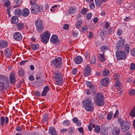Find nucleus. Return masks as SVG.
<instances>
[{"label":"nucleus","mask_w":135,"mask_h":135,"mask_svg":"<svg viewBox=\"0 0 135 135\" xmlns=\"http://www.w3.org/2000/svg\"><path fill=\"white\" fill-rule=\"evenodd\" d=\"M108 32L110 34H111L113 33L114 31V29L113 28H112L110 27H109L108 30Z\"/></svg>","instance_id":"nucleus-51"},{"label":"nucleus","mask_w":135,"mask_h":135,"mask_svg":"<svg viewBox=\"0 0 135 135\" xmlns=\"http://www.w3.org/2000/svg\"><path fill=\"white\" fill-rule=\"evenodd\" d=\"M82 21H81L80 20L78 21L75 24V27L76 28H79L80 27L82 24Z\"/></svg>","instance_id":"nucleus-33"},{"label":"nucleus","mask_w":135,"mask_h":135,"mask_svg":"<svg viewBox=\"0 0 135 135\" xmlns=\"http://www.w3.org/2000/svg\"><path fill=\"white\" fill-rule=\"evenodd\" d=\"M70 124V122L68 120H66L62 122V124L64 126H68Z\"/></svg>","instance_id":"nucleus-35"},{"label":"nucleus","mask_w":135,"mask_h":135,"mask_svg":"<svg viewBox=\"0 0 135 135\" xmlns=\"http://www.w3.org/2000/svg\"><path fill=\"white\" fill-rule=\"evenodd\" d=\"M8 81V79L4 75H0V90L6 88Z\"/></svg>","instance_id":"nucleus-2"},{"label":"nucleus","mask_w":135,"mask_h":135,"mask_svg":"<svg viewBox=\"0 0 135 135\" xmlns=\"http://www.w3.org/2000/svg\"><path fill=\"white\" fill-rule=\"evenodd\" d=\"M91 16L92 15L90 13L87 14L86 15V18L88 20L90 19L91 18Z\"/></svg>","instance_id":"nucleus-50"},{"label":"nucleus","mask_w":135,"mask_h":135,"mask_svg":"<svg viewBox=\"0 0 135 135\" xmlns=\"http://www.w3.org/2000/svg\"><path fill=\"white\" fill-rule=\"evenodd\" d=\"M25 71L22 70L20 69L18 71V74L20 76H23L25 74Z\"/></svg>","instance_id":"nucleus-39"},{"label":"nucleus","mask_w":135,"mask_h":135,"mask_svg":"<svg viewBox=\"0 0 135 135\" xmlns=\"http://www.w3.org/2000/svg\"><path fill=\"white\" fill-rule=\"evenodd\" d=\"M135 93V91L134 89H131L129 91V95L131 96L134 95Z\"/></svg>","instance_id":"nucleus-44"},{"label":"nucleus","mask_w":135,"mask_h":135,"mask_svg":"<svg viewBox=\"0 0 135 135\" xmlns=\"http://www.w3.org/2000/svg\"><path fill=\"white\" fill-rule=\"evenodd\" d=\"M89 6L90 8L93 9L95 8V6L94 3H91L89 5Z\"/></svg>","instance_id":"nucleus-57"},{"label":"nucleus","mask_w":135,"mask_h":135,"mask_svg":"<svg viewBox=\"0 0 135 135\" xmlns=\"http://www.w3.org/2000/svg\"><path fill=\"white\" fill-rule=\"evenodd\" d=\"M85 92L86 94L88 95H90L91 94V92L90 90L89 89L86 90Z\"/></svg>","instance_id":"nucleus-60"},{"label":"nucleus","mask_w":135,"mask_h":135,"mask_svg":"<svg viewBox=\"0 0 135 135\" xmlns=\"http://www.w3.org/2000/svg\"><path fill=\"white\" fill-rule=\"evenodd\" d=\"M78 33L76 31H73L72 32L73 36L74 37H76L78 35Z\"/></svg>","instance_id":"nucleus-52"},{"label":"nucleus","mask_w":135,"mask_h":135,"mask_svg":"<svg viewBox=\"0 0 135 135\" xmlns=\"http://www.w3.org/2000/svg\"><path fill=\"white\" fill-rule=\"evenodd\" d=\"M130 69L131 70H135V64L132 63L131 64V66L130 67Z\"/></svg>","instance_id":"nucleus-48"},{"label":"nucleus","mask_w":135,"mask_h":135,"mask_svg":"<svg viewBox=\"0 0 135 135\" xmlns=\"http://www.w3.org/2000/svg\"><path fill=\"white\" fill-rule=\"evenodd\" d=\"M51 62L53 66L56 68H58L62 64V59L61 57H58L52 60Z\"/></svg>","instance_id":"nucleus-9"},{"label":"nucleus","mask_w":135,"mask_h":135,"mask_svg":"<svg viewBox=\"0 0 135 135\" xmlns=\"http://www.w3.org/2000/svg\"><path fill=\"white\" fill-rule=\"evenodd\" d=\"M35 24L36 27V30L38 32L40 33L43 31L44 27L41 20H37L35 21Z\"/></svg>","instance_id":"nucleus-5"},{"label":"nucleus","mask_w":135,"mask_h":135,"mask_svg":"<svg viewBox=\"0 0 135 135\" xmlns=\"http://www.w3.org/2000/svg\"><path fill=\"white\" fill-rule=\"evenodd\" d=\"M104 96L102 93L98 92L97 94V97L95 100L96 104L98 106L103 105L104 103L103 101Z\"/></svg>","instance_id":"nucleus-4"},{"label":"nucleus","mask_w":135,"mask_h":135,"mask_svg":"<svg viewBox=\"0 0 135 135\" xmlns=\"http://www.w3.org/2000/svg\"><path fill=\"white\" fill-rule=\"evenodd\" d=\"M74 128L71 127L68 129V133H69L71 134L73 133L74 132Z\"/></svg>","instance_id":"nucleus-40"},{"label":"nucleus","mask_w":135,"mask_h":135,"mask_svg":"<svg viewBox=\"0 0 135 135\" xmlns=\"http://www.w3.org/2000/svg\"><path fill=\"white\" fill-rule=\"evenodd\" d=\"M62 79H58V80H56V82L57 84L59 85H61L62 84Z\"/></svg>","instance_id":"nucleus-53"},{"label":"nucleus","mask_w":135,"mask_h":135,"mask_svg":"<svg viewBox=\"0 0 135 135\" xmlns=\"http://www.w3.org/2000/svg\"><path fill=\"white\" fill-rule=\"evenodd\" d=\"M1 46V47L5 48L8 46V43L5 41H0Z\"/></svg>","instance_id":"nucleus-25"},{"label":"nucleus","mask_w":135,"mask_h":135,"mask_svg":"<svg viewBox=\"0 0 135 135\" xmlns=\"http://www.w3.org/2000/svg\"><path fill=\"white\" fill-rule=\"evenodd\" d=\"M36 79L37 80L40 79L41 80L42 79V77L41 76V75L40 74H38L36 75Z\"/></svg>","instance_id":"nucleus-58"},{"label":"nucleus","mask_w":135,"mask_h":135,"mask_svg":"<svg viewBox=\"0 0 135 135\" xmlns=\"http://www.w3.org/2000/svg\"><path fill=\"white\" fill-rule=\"evenodd\" d=\"M22 11L20 9H16L14 12L15 14L16 15H18L21 14Z\"/></svg>","instance_id":"nucleus-37"},{"label":"nucleus","mask_w":135,"mask_h":135,"mask_svg":"<svg viewBox=\"0 0 135 135\" xmlns=\"http://www.w3.org/2000/svg\"><path fill=\"white\" fill-rule=\"evenodd\" d=\"M12 52L11 49L9 48H7L5 50L4 55L7 57H10L12 55Z\"/></svg>","instance_id":"nucleus-16"},{"label":"nucleus","mask_w":135,"mask_h":135,"mask_svg":"<svg viewBox=\"0 0 135 135\" xmlns=\"http://www.w3.org/2000/svg\"><path fill=\"white\" fill-rule=\"evenodd\" d=\"M83 107L87 111H92L94 109L92 102L89 98H86L82 102Z\"/></svg>","instance_id":"nucleus-1"},{"label":"nucleus","mask_w":135,"mask_h":135,"mask_svg":"<svg viewBox=\"0 0 135 135\" xmlns=\"http://www.w3.org/2000/svg\"><path fill=\"white\" fill-rule=\"evenodd\" d=\"M15 74L13 73H11L10 75V80L11 83L14 84L16 81L14 77Z\"/></svg>","instance_id":"nucleus-22"},{"label":"nucleus","mask_w":135,"mask_h":135,"mask_svg":"<svg viewBox=\"0 0 135 135\" xmlns=\"http://www.w3.org/2000/svg\"><path fill=\"white\" fill-rule=\"evenodd\" d=\"M114 85L116 87H119L120 86V81L119 80H117Z\"/></svg>","instance_id":"nucleus-45"},{"label":"nucleus","mask_w":135,"mask_h":135,"mask_svg":"<svg viewBox=\"0 0 135 135\" xmlns=\"http://www.w3.org/2000/svg\"><path fill=\"white\" fill-rule=\"evenodd\" d=\"M118 114H119V112L118 110H117L115 112V113L114 115L113 116V117L114 118H117L118 117Z\"/></svg>","instance_id":"nucleus-55"},{"label":"nucleus","mask_w":135,"mask_h":135,"mask_svg":"<svg viewBox=\"0 0 135 135\" xmlns=\"http://www.w3.org/2000/svg\"><path fill=\"white\" fill-rule=\"evenodd\" d=\"M31 9L32 13L35 14H36L38 12H41L43 11L42 6L37 4L32 5Z\"/></svg>","instance_id":"nucleus-6"},{"label":"nucleus","mask_w":135,"mask_h":135,"mask_svg":"<svg viewBox=\"0 0 135 135\" xmlns=\"http://www.w3.org/2000/svg\"><path fill=\"white\" fill-rule=\"evenodd\" d=\"M122 33V31L120 29H118L117 31V34L119 35H121Z\"/></svg>","instance_id":"nucleus-56"},{"label":"nucleus","mask_w":135,"mask_h":135,"mask_svg":"<svg viewBox=\"0 0 135 135\" xmlns=\"http://www.w3.org/2000/svg\"><path fill=\"white\" fill-rule=\"evenodd\" d=\"M125 40L124 39H122L119 40L117 43L116 47L118 49H122L123 47L124 44L125 43Z\"/></svg>","instance_id":"nucleus-13"},{"label":"nucleus","mask_w":135,"mask_h":135,"mask_svg":"<svg viewBox=\"0 0 135 135\" xmlns=\"http://www.w3.org/2000/svg\"><path fill=\"white\" fill-rule=\"evenodd\" d=\"M87 85L90 88V89L91 90V91L94 93L95 91L96 87L90 81H87Z\"/></svg>","instance_id":"nucleus-11"},{"label":"nucleus","mask_w":135,"mask_h":135,"mask_svg":"<svg viewBox=\"0 0 135 135\" xmlns=\"http://www.w3.org/2000/svg\"><path fill=\"white\" fill-rule=\"evenodd\" d=\"M39 44H32L31 45V47L33 50H36L38 49L39 48Z\"/></svg>","instance_id":"nucleus-27"},{"label":"nucleus","mask_w":135,"mask_h":135,"mask_svg":"<svg viewBox=\"0 0 135 135\" xmlns=\"http://www.w3.org/2000/svg\"><path fill=\"white\" fill-rule=\"evenodd\" d=\"M115 54L117 59L118 60H124L126 58L127 55L125 52L117 51Z\"/></svg>","instance_id":"nucleus-8"},{"label":"nucleus","mask_w":135,"mask_h":135,"mask_svg":"<svg viewBox=\"0 0 135 135\" xmlns=\"http://www.w3.org/2000/svg\"><path fill=\"white\" fill-rule=\"evenodd\" d=\"M124 50L126 51L127 54L129 53L130 50V47L129 45L128 44H126L124 47Z\"/></svg>","instance_id":"nucleus-32"},{"label":"nucleus","mask_w":135,"mask_h":135,"mask_svg":"<svg viewBox=\"0 0 135 135\" xmlns=\"http://www.w3.org/2000/svg\"><path fill=\"white\" fill-rule=\"evenodd\" d=\"M88 10L87 8H84L82 9L81 12V13L85 15L87 12H88Z\"/></svg>","instance_id":"nucleus-46"},{"label":"nucleus","mask_w":135,"mask_h":135,"mask_svg":"<svg viewBox=\"0 0 135 135\" xmlns=\"http://www.w3.org/2000/svg\"><path fill=\"white\" fill-rule=\"evenodd\" d=\"M77 69L74 68L73 69L72 71V74L73 75H75L76 74L77 71Z\"/></svg>","instance_id":"nucleus-63"},{"label":"nucleus","mask_w":135,"mask_h":135,"mask_svg":"<svg viewBox=\"0 0 135 135\" xmlns=\"http://www.w3.org/2000/svg\"><path fill=\"white\" fill-rule=\"evenodd\" d=\"M108 49V47L106 46H103L100 49L101 51L102 52V53H104Z\"/></svg>","instance_id":"nucleus-31"},{"label":"nucleus","mask_w":135,"mask_h":135,"mask_svg":"<svg viewBox=\"0 0 135 135\" xmlns=\"http://www.w3.org/2000/svg\"><path fill=\"white\" fill-rule=\"evenodd\" d=\"M58 41V37L57 35H53L51 37L50 39V41L53 43H56Z\"/></svg>","instance_id":"nucleus-17"},{"label":"nucleus","mask_w":135,"mask_h":135,"mask_svg":"<svg viewBox=\"0 0 135 135\" xmlns=\"http://www.w3.org/2000/svg\"><path fill=\"white\" fill-rule=\"evenodd\" d=\"M10 5V2L9 1H7L4 3V5L6 7H8Z\"/></svg>","instance_id":"nucleus-54"},{"label":"nucleus","mask_w":135,"mask_h":135,"mask_svg":"<svg viewBox=\"0 0 135 135\" xmlns=\"http://www.w3.org/2000/svg\"><path fill=\"white\" fill-rule=\"evenodd\" d=\"M29 11L27 8L23 9L21 12V14L24 17L27 16L29 14Z\"/></svg>","instance_id":"nucleus-21"},{"label":"nucleus","mask_w":135,"mask_h":135,"mask_svg":"<svg viewBox=\"0 0 135 135\" xmlns=\"http://www.w3.org/2000/svg\"><path fill=\"white\" fill-rule=\"evenodd\" d=\"M29 80L31 81H33L34 80V78L32 75L28 77Z\"/></svg>","instance_id":"nucleus-64"},{"label":"nucleus","mask_w":135,"mask_h":135,"mask_svg":"<svg viewBox=\"0 0 135 135\" xmlns=\"http://www.w3.org/2000/svg\"><path fill=\"white\" fill-rule=\"evenodd\" d=\"M50 35V33L48 31H46L40 35L41 41L45 44L47 43L49 40Z\"/></svg>","instance_id":"nucleus-3"},{"label":"nucleus","mask_w":135,"mask_h":135,"mask_svg":"<svg viewBox=\"0 0 135 135\" xmlns=\"http://www.w3.org/2000/svg\"><path fill=\"white\" fill-rule=\"evenodd\" d=\"M102 2L101 0H95V4L97 7H100L102 4Z\"/></svg>","instance_id":"nucleus-28"},{"label":"nucleus","mask_w":135,"mask_h":135,"mask_svg":"<svg viewBox=\"0 0 135 135\" xmlns=\"http://www.w3.org/2000/svg\"><path fill=\"white\" fill-rule=\"evenodd\" d=\"M131 52L133 56H135V48L133 50H131Z\"/></svg>","instance_id":"nucleus-62"},{"label":"nucleus","mask_w":135,"mask_h":135,"mask_svg":"<svg viewBox=\"0 0 135 135\" xmlns=\"http://www.w3.org/2000/svg\"><path fill=\"white\" fill-rule=\"evenodd\" d=\"M103 74L104 76H107L109 74V71L107 69H105L103 71Z\"/></svg>","instance_id":"nucleus-34"},{"label":"nucleus","mask_w":135,"mask_h":135,"mask_svg":"<svg viewBox=\"0 0 135 135\" xmlns=\"http://www.w3.org/2000/svg\"><path fill=\"white\" fill-rule=\"evenodd\" d=\"M111 128L112 133L115 135H119L120 132V130L119 128L117 127H113V125L110 126Z\"/></svg>","instance_id":"nucleus-10"},{"label":"nucleus","mask_w":135,"mask_h":135,"mask_svg":"<svg viewBox=\"0 0 135 135\" xmlns=\"http://www.w3.org/2000/svg\"><path fill=\"white\" fill-rule=\"evenodd\" d=\"M130 115L132 117H134L135 116V106L131 111Z\"/></svg>","instance_id":"nucleus-42"},{"label":"nucleus","mask_w":135,"mask_h":135,"mask_svg":"<svg viewBox=\"0 0 135 135\" xmlns=\"http://www.w3.org/2000/svg\"><path fill=\"white\" fill-rule=\"evenodd\" d=\"M95 128L94 129V131L96 133H99L100 131V127L98 125L95 126Z\"/></svg>","instance_id":"nucleus-38"},{"label":"nucleus","mask_w":135,"mask_h":135,"mask_svg":"<svg viewBox=\"0 0 135 135\" xmlns=\"http://www.w3.org/2000/svg\"><path fill=\"white\" fill-rule=\"evenodd\" d=\"M54 78L55 80H58V79H62V77L61 76V74L60 72H56L55 73Z\"/></svg>","instance_id":"nucleus-19"},{"label":"nucleus","mask_w":135,"mask_h":135,"mask_svg":"<svg viewBox=\"0 0 135 135\" xmlns=\"http://www.w3.org/2000/svg\"><path fill=\"white\" fill-rule=\"evenodd\" d=\"M16 26V28L17 29L20 30L23 29L24 28V25L22 23H19L17 24Z\"/></svg>","instance_id":"nucleus-26"},{"label":"nucleus","mask_w":135,"mask_h":135,"mask_svg":"<svg viewBox=\"0 0 135 135\" xmlns=\"http://www.w3.org/2000/svg\"><path fill=\"white\" fill-rule=\"evenodd\" d=\"M49 132L52 135H57L55 128L52 127H50L49 129Z\"/></svg>","instance_id":"nucleus-23"},{"label":"nucleus","mask_w":135,"mask_h":135,"mask_svg":"<svg viewBox=\"0 0 135 135\" xmlns=\"http://www.w3.org/2000/svg\"><path fill=\"white\" fill-rule=\"evenodd\" d=\"M14 2L16 4H19L21 3L22 0H14Z\"/></svg>","instance_id":"nucleus-59"},{"label":"nucleus","mask_w":135,"mask_h":135,"mask_svg":"<svg viewBox=\"0 0 135 135\" xmlns=\"http://www.w3.org/2000/svg\"><path fill=\"white\" fill-rule=\"evenodd\" d=\"M99 60L101 62H103L105 60V59L104 57V53L99 54Z\"/></svg>","instance_id":"nucleus-29"},{"label":"nucleus","mask_w":135,"mask_h":135,"mask_svg":"<svg viewBox=\"0 0 135 135\" xmlns=\"http://www.w3.org/2000/svg\"><path fill=\"white\" fill-rule=\"evenodd\" d=\"M49 90V88L48 86H46L44 88L41 94L42 96H45L46 95L47 92Z\"/></svg>","instance_id":"nucleus-20"},{"label":"nucleus","mask_w":135,"mask_h":135,"mask_svg":"<svg viewBox=\"0 0 135 135\" xmlns=\"http://www.w3.org/2000/svg\"><path fill=\"white\" fill-rule=\"evenodd\" d=\"M84 72V75L85 76H87L90 74L91 69L89 65H88L85 67Z\"/></svg>","instance_id":"nucleus-14"},{"label":"nucleus","mask_w":135,"mask_h":135,"mask_svg":"<svg viewBox=\"0 0 135 135\" xmlns=\"http://www.w3.org/2000/svg\"><path fill=\"white\" fill-rule=\"evenodd\" d=\"M13 37L17 41H20L22 38V36L20 33L18 32H17L14 33Z\"/></svg>","instance_id":"nucleus-12"},{"label":"nucleus","mask_w":135,"mask_h":135,"mask_svg":"<svg viewBox=\"0 0 135 135\" xmlns=\"http://www.w3.org/2000/svg\"><path fill=\"white\" fill-rule=\"evenodd\" d=\"M119 122L121 127V129L123 132H124L129 128V126L124 120L120 119L119 120Z\"/></svg>","instance_id":"nucleus-7"},{"label":"nucleus","mask_w":135,"mask_h":135,"mask_svg":"<svg viewBox=\"0 0 135 135\" xmlns=\"http://www.w3.org/2000/svg\"><path fill=\"white\" fill-rule=\"evenodd\" d=\"M95 125L94 124H90L88 126V128L89 130L91 131L93 129V128L95 127Z\"/></svg>","instance_id":"nucleus-36"},{"label":"nucleus","mask_w":135,"mask_h":135,"mask_svg":"<svg viewBox=\"0 0 135 135\" xmlns=\"http://www.w3.org/2000/svg\"><path fill=\"white\" fill-rule=\"evenodd\" d=\"M113 113L112 112H110L108 114L107 117V119L108 120H110L113 116Z\"/></svg>","instance_id":"nucleus-43"},{"label":"nucleus","mask_w":135,"mask_h":135,"mask_svg":"<svg viewBox=\"0 0 135 135\" xmlns=\"http://www.w3.org/2000/svg\"><path fill=\"white\" fill-rule=\"evenodd\" d=\"M88 29V27L86 26H84L83 27L82 30V32L85 33Z\"/></svg>","instance_id":"nucleus-49"},{"label":"nucleus","mask_w":135,"mask_h":135,"mask_svg":"<svg viewBox=\"0 0 135 135\" xmlns=\"http://www.w3.org/2000/svg\"><path fill=\"white\" fill-rule=\"evenodd\" d=\"M22 130V128L20 126H19V127H17L16 128V131L17 132H21Z\"/></svg>","instance_id":"nucleus-61"},{"label":"nucleus","mask_w":135,"mask_h":135,"mask_svg":"<svg viewBox=\"0 0 135 135\" xmlns=\"http://www.w3.org/2000/svg\"><path fill=\"white\" fill-rule=\"evenodd\" d=\"M69 11L70 13L72 14H73L76 12V9L75 7H72L70 8Z\"/></svg>","instance_id":"nucleus-30"},{"label":"nucleus","mask_w":135,"mask_h":135,"mask_svg":"<svg viewBox=\"0 0 135 135\" xmlns=\"http://www.w3.org/2000/svg\"><path fill=\"white\" fill-rule=\"evenodd\" d=\"M11 21L12 23L13 24H16L18 22V19L16 16L12 17L11 18Z\"/></svg>","instance_id":"nucleus-24"},{"label":"nucleus","mask_w":135,"mask_h":135,"mask_svg":"<svg viewBox=\"0 0 135 135\" xmlns=\"http://www.w3.org/2000/svg\"><path fill=\"white\" fill-rule=\"evenodd\" d=\"M109 81L110 80L108 78H104L102 79L101 83L103 86H107Z\"/></svg>","instance_id":"nucleus-15"},{"label":"nucleus","mask_w":135,"mask_h":135,"mask_svg":"<svg viewBox=\"0 0 135 135\" xmlns=\"http://www.w3.org/2000/svg\"><path fill=\"white\" fill-rule=\"evenodd\" d=\"M83 61L82 57L80 56H78L75 57L74 59L75 62L77 64L81 63Z\"/></svg>","instance_id":"nucleus-18"},{"label":"nucleus","mask_w":135,"mask_h":135,"mask_svg":"<svg viewBox=\"0 0 135 135\" xmlns=\"http://www.w3.org/2000/svg\"><path fill=\"white\" fill-rule=\"evenodd\" d=\"M96 59L95 56H92L91 59V62L92 64H94L96 62Z\"/></svg>","instance_id":"nucleus-41"},{"label":"nucleus","mask_w":135,"mask_h":135,"mask_svg":"<svg viewBox=\"0 0 135 135\" xmlns=\"http://www.w3.org/2000/svg\"><path fill=\"white\" fill-rule=\"evenodd\" d=\"M5 118L3 117H1V126H3V125L4 124V122L5 121Z\"/></svg>","instance_id":"nucleus-47"}]
</instances>
